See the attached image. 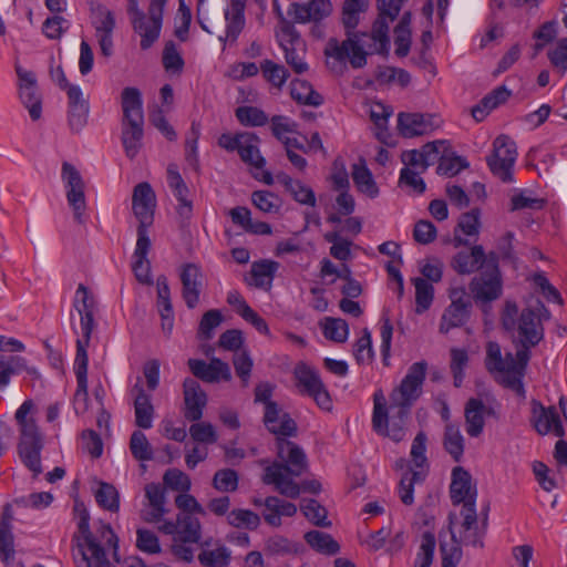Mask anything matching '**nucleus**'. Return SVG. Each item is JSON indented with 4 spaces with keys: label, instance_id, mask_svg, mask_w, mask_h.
<instances>
[{
    "label": "nucleus",
    "instance_id": "nucleus-1",
    "mask_svg": "<svg viewBox=\"0 0 567 567\" xmlns=\"http://www.w3.org/2000/svg\"><path fill=\"white\" fill-rule=\"evenodd\" d=\"M368 8V0H346L342 7V23L346 29L347 39L341 43L337 39H330L327 43L324 54L328 59V65L332 70H342L346 66V60L352 68L359 69L367 63V52L364 51L363 38L368 33L355 32L359 24V16Z\"/></svg>",
    "mask_w": 567,
    "mask_h": 567
},
{
    "label": "nucleus",
    "instance_id": "nucleus-2",
    "mask_svg": "<svg viewBox=\"0 0 567 567\" xmlns=\"http://www.w3.org/2000/svg\"><path fill=\"white\" fill-rule=\"evenodd\" d=\"M277 454L280 462H274L266 467L262 482L274 485L286 497L297 498L300 486L293 477L300 476L307 470V456L300 446L287 439H278Z\"/></svg>",
    "mask_w": 567,
    "mask_h": 567
},
{
    "label": "nucleus",
    "instance_id": "nucleus-3",
    "mask_svg": "<svg viewBox=\"0 0 567 567\" xmlns=\"http://www.w3.org/2000/svg\"><path fill=\"white\" fill-rule=\"evenodd\" d=\"M502 326L507 332H516V341L520 346L517 349V358L523 363L529 361V350L544 339V326L530 307L524 308L518 313V307L514 301H506L501 317Z\"/></svg>",
    "mask_w": 567,
    "mask_h": 567
},
{
    "label": "nucleus",
    "instance_id": "nucleus-4",
    "mask_svg": "<svg viewBox=\"0 0 567 567\" xmlns=\"http://www.w3.org/2000/svg\"><path fill=\"white\" fill-rule=\"evenodd\" d=\"M427 362L424 360L414 362L408 369L405 377L390 394V410H398V416L406 419L410 409L422 394L423 383L426 378Z\"/></svg>",
    "mask_w": 567,
    "mask_h": 567
},
{
    "label": "nucleus",
    "instance_id": "nucleus-5",
    "mask_svg": "<svg viewBox=\"0 0 567 567\" xmlns=\"http://www.w3.org/2000/svg\"><path fill=\"white\" fill-rule=\"evenodd\" d=\"M272 9L279 20L277 34H284L297 30L295 23L320 22L330 16L332 6L330 0H310L305 3L292 2L287 9V16L290 19L285 17L278 0L272 1Z\"/></svg>",
    "mask_w": 567,
    "mask_h": 567
},
{
    "label": "nucleus",
    "instance_id": "nucleus-6",
    "mask_svg": "<svg viewBox=\"0 0 567 567\" xmlns=\"http://www.w3.org/2000/svg\"><path fill=\"white\" fill-rule=\"evenodd\" d=\"M498 255L494 251L487 254V261L478 276L470 282V290L476 302L487 303L498 299L502 295V277L498 268Z\"/></svg>",
    "mask_w": 567,
    "mask_h": 567
},
{
    "label": "nucleus",
    "instance_id": "nucleus-7",
    "mask_svg": "<svg viewBox=\"0 0 567 567\" xmlns=\"http://www.w3.org/2000/svg\"><path fill=\"white\" fill-rule=\"evenodd\" d=\"M260 140L255 133L241 132L237 134L224 133L218 138V145L228 151L237 152L240 159L257 169L264 168L266 159L259 151Z\"/></svg>",
    "mask_w": 567,
    "mask_h": 567
},
{
    "label": "nucleus",
    "instance_id": "nucleus-8",
    "mask_svg": "<svg viewBox=\"0 0 567 567\" xmlns=\"http://www.w3.org/2000/svg\"><path fill=\"white\" fill-rule=\"evenodd\" d=\"M293 378L300 394L312 398L316 404L324 411L332 409L330 393L315 368L299 362L293 369Z\"/></svg>",
    "mask_w": 567,
    "mask_h": 567
},
{
    "label": "nucleus",
    "instance_id": "nucleus-9",
    "mask_svg": "<svg viewBox=\"0 0 567 567\" xmlns=\"http://www.w3.org/2000/svg\"><path fill=\"white\" fill-rule=\"evenodd\" d=\"M166 3L167 0H151L147 13L134 18L131 22L134 32L141 37L142 50L150 49L158 40Z\"/></svg>",
    "mask_w": 567,
    "mask_h": 567
},
{
    "label": "nucleus",
    "instance_id": "nucleus-10",
    "mask_svg": "<svg viewBox=\"0 0 567 567\" xmlns=\"http://www.w3.org/2000/svg\"><path fill=\"white\" fill-rule=\"evenodd\" d=\"M516 158L517 147L515 142L506 135H499L493 142V152L486 161L493 175L504 183H512Z\"/></svg>",
    "mask_w": 567,
    "mask_h": 567
},
{
    "label": "nucleus",
    "instance_id": "nucleus-11",
    "mask_svg": "<svg viewBox=\"0 0 567 567\" xmlns=\"http://www.w3.org/2000/svg\"><path fill=\"white\" fill-rule=\"evenodd\" d=\"M79 512V532L83 537L84 545H80L82 558L79 567H110V561L106 558L104 548L96 542L90 530V515L89 512L82 506H75Z\"/></svg>",
    "mask_w": 567,
    "mask_h": 567
},
{
    "label": "nucleus",
    "instance_id": "nucleus-12",
    "mask_svg": "<svg viewBox=\"0 0 567 567\" xmlns=\"http://www.w3.org/2000/svg\"><path fill=\"white\" fill-rule=\"evenodd\" d=\"M155 206L156 196L151 185L146 182L137 184L132 196V209L138 220L137 236L150 237L147 228L154 221Z\"/></svg>",
    "mask_w": 567,
    "mask_h": 567
},
{
    "label": "nucleus",
    "instance_id": "nucleus-13",
    "mask_svg": "<svg viewBox=\"0 0 567 567\" xmlns=\"http://www.w3.org/2000/svg\"><path fill=\"white\" fill-rule=\"evenodd\" d=\"M89 9L91 22L95 29L101 52L109 58L113 54V30L115 28V19L104 4L97 0H89Z\"/></svg>",
    "mask_w": 567,
    "mask_h": 567
},
{
    "label": "nucleus",
    "instance_id": "nucleus-14",
    "mask_svg": "<svg viewBox=\"0 0 567 567\" xmlns=\"http://www.w3.org/2000/svg\"><path fill=\"white\" fill-rule=\"evenodd\" d=\"M16 72L19 78L20 100L28 109L30 117L38 121L42 115V96L38 90L35 74L20 65H16Z\"/></svg>",
    "mask_w": 567,
    "mask_h": 567
},
{
    "label": "nucleus",
    "instance_id": "nucleus-15",
    "mask_svg": "<svg viewBox=\"0 0 567 567\" xmlns=\"http://www.w3.org/2000/svg\"><path fill=\"white\" fill-rule=\"evenodd\" d=\"M63 178L66 182V198L73 208L74 218L79 224H84L85 195L84 183L79 171L71 164L64 163L62 166Z\"/></svg>",
    "mask_w": 567,
    "mask_h": 567
},
{
    "label": "nucleus",
    "instance_id": "nucleus-16",
    "mask_svg": "<svg viewBox=\"0 0 567 567\" xmlns=\"http://www.w3.org/2000/svg\"><path fill=\"white\" fill-rule=\"evenodd\" d=\"M451 305L445 309L441 318V333H447L451 329L463 326L466 323L470 317L472 302L463 289L453 290L451 293Z\"/></svg>",
    "mask_w": 567,
    "mask_h": 567
},
{
    "label": "nucleus",
    "instance_id": "nucleus-17",
    "mask_svg": "<svg viewBox=\"0 0 567 567\" xmlns=\"http://www.w3.org/2000/svg\"><path fill=\"white\" fill-rule=\"evenodd\" d=\"M440 126V118L434 114L399 113L398 130L406 138L426 135Z\"/></svg>",
    "mask_w": 567,
    "mask_h": 567
},
{
    "label": "nucleus",
    "instance_id": "nucleus-18",
    "mask_svg": "<svg viewBox=\"0 0 567 567\" xmlns=\"http://www.w3.org/2000/svg\"><path fill=\"white\" fill-rule=\"evenodd\" d=\"M389 422L388 409L385 404L379 402V394H374V409L372 414V427L381 435L389 436L394 442H400L404 437V421L398 416V410Z\"/></svg>",
    "mask_w": 567,
    "mask_h": 567
},
{
    "label": "nucleus",
    "instance_id": "nucleus-19",
    "mask_svg": "<svg viewBox=\"0 0 567 567\" xmlns=\"http://www.w3.org/2000/svg\"><path fill=\"white\" fill-rule=\"evenodd\" d=\"M187 365L195 378L206 383L228 382L231 380L228 363L218 358H212L209 362L200 359H189Z\"/></svg>",
    "mask_w": 567,
    "mask_h": 567
},
{
    "label": "nucleus",
    "instance_id": "nucleus-20",
    "mask_svg": "<svg viewBox=\"0 0 567 567\" xmlns=\"http://www.w3.org/2000/svg\"><path fill=\"white\" fill-rule=\"evenodd\" d=\"M530 422L540 435L548 433H553L558 437L565 435V430L555 406L545 408L540 402L533 400Z\"/></svg>",
    "mask_w": 567,
    "mask_h": 567
},
{
    "label": "nucleus",
    "instance_id": "nucleus-21",
    "mask_svg": "<svg viewBox=\"0 0 567 567\" xmlns=\"http://www.w3.org/2000/svg\"><path fill=\"white\" fill-rule=\"evenodd\" d=\"M279 45L285 51V59L288 65L298 74L308 70L305 62L306 44L300 33L295 30L291 33L277 34Z\"/></svg>",
    "mask_w": 567,
    "mask_h": 567
},
{
    "label": "nucleus",
    "instance_id": "nucleus-22",
    "mask_svg": "<svg viewBox=\"0 0 567 567\" xmlns=\"http://www.w3.org/2000/svg\"><path fill=\"white\" fill-rule=\"evenodd\" d=\"M184 394V416L186 420L195 422L203 416V411L207 404V394L200 384L190 378H186L183 383Z\"/></svg>",
    "mask_w": 567,
    "mask_h": 567
},
{
    "label": "nucleus",
    "instance_id": "nucleus-23",
    "mask_svg": "<svg viewBox=\"0 0 567 567\" xmlns=\"http://www.w3.org/2000/svg\"><path fill=\"white\" fill-rule=\"evenodd\" d=\"M450 494L454 505L461 503H463V506H468V504L475 505L476 487L472 485L471 474L462 466H456L452 471Z\"/></svg>",
    "mask_w": 567,
    "mask_h": 567
},
{
    "label": "nucleus",
    "instance_id": "nucleus-24",
    "mask_svg": "<svg viewBox=\"0 0 567 567\" xmlns=\"http://www.w3.org/2000/svg\"><path fill=\"white\" fill-rule=\"evenodd\" d=\"M182 297L189 309H194L199 302L203 288V274L195 264H186L181 271Z\"/></svg>",
    "mask_w": 567,
    "mask_h": 567
},
{
    "label": "nucleus",
    "instance_id": "nucleus-25",
    "mask_svg": "<svg viewBox=\"0 0 567 567\" xmlns=\"http://www.w3.org/2000/svg\"><path fill=\"white\" fill-rule=\"evenodd\" d=\"M14 519L12 505L6 503L0 517V558L6 565L14 559V536L12 522Z\"/></svg>",
    "mask_w": 567,
    "mask_h": 567
},
{
    "label": "nucleus",
    "instance_id": "nucleus-26",
    "mask_svg": "<svg viewBox=\"0 0 567 567\" xmlns=\"http://www.w3.org/2000/svg\"><path fill=\"white\" fill-rule=\"evenodd\" d=\"M389 18L379 13L377 20L372 25V31L367 38H363L362 43L364 44V51L368 54L388 53L390 47L389 38Z\"/></svg>",
    "mask_w": 567,
    "mask_h": 567
},
{
    "label": "nucleus",
    "instance_id": "nucleus-27",
    "mask_svg": "<svg viewBox=\"0 0 567 567\" xmlns=\"http://www.w3.org/2000/svg\"><path fill=\"white\" fill-rule=\"evenodd\" d=\"M487 255L481 245L473 246L470 251L457 252L452 261V268L460 275H468L477 269H484Z\"/></svg>",
    "mask_w": 567,
    "mask_h": 567
},
{
    "label": "nucleus",
    "instance_id": "nucleus-28",
    "mask_svg": "<svg viewBox=\"0 0 567 567\" xmlns=\"http://www.w3.org/2000/svg\"><path fill=\"white\" fill-rule=\"evenodd\" d=\"M150 237L137 236L135 250L133 252L132 269L138 282L143 285H152L151 262L147 255L151 250Z\"/></svg>",
    "mask_w": 567,
    "mask_h": 567
},
{
    "label": "nucleus",
    "instance_id": "nucleus-29",
    "mask_svg": "<svg viewBox=\"0 0 567 567\" xmlns=\"http://www.w3.org/2000/svg\"><path fill=\"white\" fill-rule=\"evenodd\" d=\"M262 517L265 522L272 526L281 525V517H292L297 513V506L290 502L284 501L277 496H268L264 499Z\"/></svg>",
    "mask_w": 567,
    "mask_h": 567
},
{
    "label": "nucleus",
    "instance_id": "nucleus-30",
    "mask_svg": "<svg viewBox=\"0 0 567 567\" xmlns=\"http://www.w3.org/2000/svg\"><path fill=\"white\" fill-rule=\"evenodd\" d=\"M461 516L463 517V522L461 524L460 542L465 545L482 547L483 542L477 529V514L475 505L468 504V506H463Z\"/></svg>",
    "mask_w": 567,
    "mask_h": 567
},
{
    "label": "nucleus",
    "instance_id": "nucleus-31",
    "mask_svg": "<svg viewBox=\"0 0 567 567\" xmlns=\"http://www.w3.org/2000/svg\"><path fill=\"white\" fill-rule=\"evenodd\" d=\"M197 558L204 567H227L231 559V551L219 542L214 544L205 542Z\"/></svg>",
    "mask_w": 567,
    "mask_h": 567
},
{
    "label": "nucleus",
    "instance_id": "nucleus-32",
    "mask_svg": "<svg viewBox=\"0 0 567 567\" xmlns=\"http://www.w3.org/2000/svg\"><path fill=\"white\" fill-rule=\"evenodd\" d=\"M487 409L482 400L470 399L465 404L464 416L466 433L472 437H477L482 434L485 425V413Z\"/></svg>",
    "mask_w": 567,
    "mask_h": 567
},
{
    "label": "nucleus",
    "instance_id": "nucleus-33",
    "mask_svg": "<svg viewBox=\"0 0 567 567\" xmlns=\"http://www.w3.org/2000/svg\"><path fill=\"white\" fill-rule=\"evenodd\" d=\"M144 121H122V144L127 157L133 159L142 147Z\"/></svg>",
    "mask_w": 567,
    "mask_h": 567
},
{
    "label": "nucleus",
    "instance_id": "nucleus-34",
    "mask_svg": "<svg viewBox=\"0 0 567 567\" xmlns=\"http://www.w3.org/2000/svg\"><path fill=\"white\" fill-rule=\"evenodd\" d=\"M145 496L148 499L150 511L145 512L143 518L147 523L162 520L165 508V491L159 484L151 483L145 486Z\"/></svg>",
    "mask_w": 567,
    "mask_h": 567
},
{
    "label": "nucleus",
    "instance_id": "nucleus-35",
    "mask_svg": "<svg viewBox=\"0 0 567 567\" xmlns=\"http://www.w3.org/2000/svg\"><path fill=\"white\" fill-rule=\"evenodd\" d=\"M245 3L246 0H230L229 8L225 11L227 21L226 37H219L220 41H236L245 25Z\"/></svg>",
    "mask_w": 567,
    "mask_h": 567
},
{
    "label": "nucleus",
    "instance_id": "nucleus-36",
    "mask_svg": "<svg viewBox=\"0 0 567 567\" xmlns=\"http://www.w3.org/2000/svg\"><path fill=\"white\" fill-rule=\"evenodd\" d=\"M517 363V353L514 355L513 353L508 352L505 357H503L501 346L497 342L489 341L487 343L485 365L489 372H503L505 370H513Z\"/></svg>",
    "mask_w": 567,
    "mask_h": 567
},
{
    "label": "nucleus",
    "instance_id": "nucleus-37",
    "mask_svg": "<svg viewBox=\"0 0 567 567\" xmlns=\"http://www.w3.org/2000/svg\"><path fill=\"white\" fill-rule=\"evenodd\" d=\"M509 96L511 91L505 85L496 87L472 107V116L476 122L483 121L492 110L505 103Z\"/></svg>",
    "mask_w": 567,
    "mask_h": 567
},
{
    "label": "nucleus",
    "instance_id": "nucleus-38",
    "mask_svg": "<svg viewBox=\"0 0 567 567\" xmlns=\"http://www.w3.org/2000/svg\"><path fill=\"white\" fill-rule=\"evenodd\" d=\"M134 390L137 391L134 400L135 423L141 429H151L154 417L151 395L140 384H135Z\"/></svg>",
    "mask_w": 567,
    "mask_h": 567
},
{
    "label": "nucleus",
    "instance_id": "nucleus-39",
    "mask_svg": "<svg viewBox=\"0 0 567 567\" xmlns=\"http://www.w3.org/2000/svg\"><path fill=\"white\" fill-rule=\"evenodd\" d=\"M277 179L281 183L286 189L291 194L293 199L302 205L315 206L316 195L313 190L300 181L292 179L285 173L278 174Z\"/></svg>",
    "mask_w": 567,
    "mask_h": 567
},
{
    "label": "nucleus",
    "instance_id": "nucleus-40",
    "mask_svg": "<svg viewBox=\"0 0 567 567\" xmlns=\"http://www.w3.org/2000/svg\"><path fill=\"white\" fill-rule=\"evenodd\" d=\"M141 92L136 87L122 91L123 121H144Z\"/></svg>",
    "mask_w": 567,
    "mask_h": 567
},
{
    "label": "nucleus",
    "instance_id": "nucleus-41",
    "mask_svg": "<svg viewBox=\"0 0 567 567\" xmlns=\"http://www.w3.org/2000/svg\"><path fill=\"white\" fill-rule=\"evenodd\" d=\"M74 307L80 315V326L81 329H84L85 321L87 322V327L93 329L94 327V298L90 293L89 289L84 285H79L74 299Z\"/></svg>",
    "mask_w": 567,
    "mask_h": 567
},
{
    "label": "nucleus",
    "instance_id": "nucleus-42",
    "mask_svg": "<svg viewBox=\"0 0 567 567\" xmlns=\"http://www.w3.org/2000/svg\"><path fill=\"white\" fill-rule=\"evenodd\" d=\"M279 268V264L274 260L262 259L255 261L250 268V280L249 285H254L257 288H265L270 286L275 277L276 271Z\"/></svg>",
    "mask_w": 567,
    "mask_h": 567
},
{
    "label": "nucleus",
    "instance_id": "nucleus-43",
    "mask_svg": "<svg viewBox=\"0 0 567 567\" xmlns=\"http://www.w3.org/2000/svg\"><path fill=\"white\" fill-rule=\"evenodd\" d=\"M85 321L84 329H81L82 338L76 340V354L74 360V373L76 379H87L89 357L86 348L90 344L91 333L93 329Z\"/></svg>",
    "mask_w": 567,
    "mask_h": 567
},
{
    "label": "nucleus",
    "instance_id": "nucleus-44",
    "mask_svg": "<svg viewBox=\"0 0 567 567\" xmlns=\"http://www.w3.org/2000/svg\"><path fill=\"white\" fill-rule=\"evenodd\" d=\"M291 97L299 104L320 106L323 103V97L312 85L305 80H293L290 86Z\"/></svg>",
    "mask_w": 567,
    "mask_h": 567
},
{
    "label": "nucleus",
    "instance_id": "nucleus-45",
    "mask_svg": "<svg viewBox=\"0 0 567 567\" xmlns=\"http://www.w3.org/2000/svg\"><path fill=\"white\" fill-rule=\"evenodd\" d=\"M444 450L455 462H460L464 454V437L460 427L453 423H447L443 436Z\"/></svg>",
    "mask_w": 567,
    "mask_h": 567
},
{
    "label": "nucleus",
    "instance_id": "nucleus-46",
    "mask_svg": "<svg viewBox=\"0 0 567 567\" xmlns=\"http://www.w3.org/2000/svg\"><path fill=\"white\" fill-rule=\"evenodd\" d=\"M43 443H19L18 452L22 463L33 473L37 477L42 473L41 465V450Z\"/></svg>",
    "mask_w": 567,
    "mask_h": 567
},
{
    "label": "nucleus",
    "instance_id": "nucleus-47",
    "mask_svg": "<svg viewBox=\"0 0 567 567\" xmlns=\"http://www.w3.org/2000/svg\"><path fill=\"white\" fill-rule=\"evenodd\" d=\"M305 540L316 551L324 555H334L339 551V544L331 537V535L320 532L310 530L305 534Z\"/></svg>",
    "mask_w": 567,
    "mask_h": 567
},
{
    "label": "nucleus",
    "instance_id": "nucleus-48",
    "mask_svg": "<svg viewBox=\"0 0 567 567\" xmlns=\"http://www.w3.org/2000/svg\"><path fill=\"white\" fill-rule=\"evenodd\" d=\"M352 179L361 193L368 195L371 198L378 196L379 188L372 177L370 169L364 164H353Z\"/></svg>",
    "mask_w": 567,
    "mask_h": 567
},
{
    "label": "nucleus",
    "instance_id": "nucleus-49",
    "mask_svg": "<svg viewBox=\"0 0 567 567\" xmlns=\"http://www.w3.org/2000/svg\"><path fill=\"white\" fill-rule=\"evenodd\" d=\"M177 536L184 543H196L200 537V523L189 513L178 515Z\"/></svg>",
    "mask_w": 567,
    "mask_h": 567
},
{
    "label": "nucleus",
    "instance_id": "nucleus-50",
    "mask_svg": "<svg viewBox=\"0 0 567 567\" xmlns=\"http://www.w3.org/2000/svg\"><path fill=\"white\" fill-rule=\"evenodd\" d=\"M27 369V361L19 355L4 357L0 354V388L9 384L11 375Z\"/></svg>",
    "mask_w": 567,
    "mask_h": 567
},
{
    "label": "nucleus",
    "instance_id": "nucleus-51",
    "mask_svg": "<svg viewBox=\"0 0 567 567\" xmlns=\"http://www.w3.org/2000/svg\"><path fill=\"white\" fill-rule=\"evenodd\" d=\"M423 481L424 475L419 471L409 470L402 475L399 484V496L404 505L410 506L413 504L414 485Z\"/></svg>",
    "mask_w": 567,
    "mask_h": 567
},
{
    "label": "nucleus",
    "instance_id": "nucleus-52",
    "mask_svg": "<svg viewBox=\"0 0 567 567\" xmlns=\"http://www.w3.org/2000/svg\"><path fill=\"white\" fill-rule=\"evenodd\" d=\"M440 553L442 567H457L462 559L463 551L461 548V542L456 539L453 532L450 542L440 543Z\"/></svg>",
    "mask_w": 567,
    "mask_h": 567
},
{
    "label": "nucleus",
    "instance_id": "nucleus-53",
    "mask_svg": "<svg viewBox=\"0 0 567 567\" xmlns=\"http://www.w3.org/2000/svg\"><path fill=\"white\" fill-rule=\"evenodd\" d=\"M130 450L133 457L141 462L153 460V447L142 431H134L130 439Z\"/></svg>",
    "mask_w": 567,
    "mask_h": 567
},
{
    "label": "nucleus",
    "instance_id": "nucleus-54",
    "mask_svg": "<svg viewBox=\"0 0 567 567\" xmlns=\"http://www.w3.org/2000/svg\"><path fill=\"white\" fill-rule=\"evenodd\" d=\"M97 504L110 512H117L120 508V497L117 489L109 483H100L95 492Z\"/></svg>",
    "mask_w": 567,
    "mask_h": 567
},
{
    "label": "nucleus",
    "instance_id": "nucleus-55",
    "mask_svg": "<svg viewBox=\"0 0 567 567\" xmlns=\"http://www.w3.org/2000/svg\"><path fill=\"white\" fill-rule=\"evenodd\" d=\"M162 62L167 72L176 74L182 73L185 62L174 41L169 40L165 43Z\"/></svg>",
    "mask_w": 567,
    "mask_h": 567
},
{
    "label": "nucleus",
    "instance_id": "nucleus-56",
    "mask_svg": "<svg viewBox=\"0 0 567 567\" xmlns=\"http://www.w3.org/2000/svg\"><path fill=\"white\" fill-rule=\"evenodd\" d=\"M436 540L431 532H424L421 538V545L416 555L414 567H431L434 558Z\"/></svg>",
    "mask_w": 567,
    "mask_h": 567
},
{
    "label": "nucleus",
    "instance_id": "nucleus-57",
    "mask_svg": "<svg viewBox=\"0 0 567 567\" xmlns=\"http://www.w3.org/2000/svg\"><path fill=\"white\" fill-rule=\"evenodd\" d=\"M323 336L336 342H344L349 334L348 323L340 318H326L322 323Z\"/></svg>",
    "mask_w": 567,
    "mask_h": 567
},
{
    "label": "nucleus",
    "instance_id": "nucleus-58",
    "mask_svg": "<svg viewBox=\"0 0 567 567\" xmlns=\"http://www.w3.org/2000/svg\"><path fill=\"white\" fill-rule=\"evenodd\" d=\"M303 515L315 525L328 527L331 523L327 519V509L316 499H303L300 506Z\"/></svg>",
    "mask_w": 567,
    "mask_h": 567
},
{
    "label": "nucleus",
    "instance_id": "nucleus-59",
    "mask_svg": "<svg viewBox=\"0 0 567 567\" xmlns=\"http://www.w3.org/2000/svg\"><path fill=\"white\" fill-rule=\"evenodd\" d=\"M260 70L265 79L277 87H281L289 76V72L284 65L271 60H264Z\"/></svg>",
    "mask_w": 567,
    "mask_h": 567
},
{
    "label": "nucleus",
    "instance_id": "nucleus-60",
    "mask_svg": "<svg viewBox=\"0 0 567 567\" xmlns=\"http://www.w3.org/2000/svg\"><path fill=\"white\" fill-rule=\"evenodd\" d=\"M413 284L415 287V311L417 313H422L430 308L433 300L434 289L433 286L423 278L413 279Z\"/></svg>",
    "mask_w": 567,
    "mask_h": 567
},
{
    "label": "nucleus",
    "instance_id": "nucleus-61",
    "mask_svg": "<svg viewBox=\"0 0 567 567\" xmlns=\"http://www.w3.org/2000/svg\"><path fill=\"white\" fill-rule=\"evenodd\" d=\"M526 365H527V363H523L522 361L518 360V363L515 364L513 370H505V371L501 372L503 374L502 383L506 388L515 391L519 396L525 395V389H524L522 378H523L524 370H525Z\"/></svg>",
    "mask_w": 567,
    "mask_h": 567
},
{
    "label": "nucleus",
    "instance_id": "nucleus-62",
    "mask_svg": "<svg viewBox=\"0 0 567 567\" xmlns=\"http://www.w3.org/2000/svg\"><path fill=\"white\" fill-rule=\"evenodd\" d=\"M227 522L237 528L256 529L260 524V517L249 509H234L228 514Z\"/></svg>",
    "mask_w": 567,
    "mask_h": 567
},
{
    "label": "nucleus",
    "instance_id": "nucleus-63",
    "mask_svg": "<svg viewBox=\"0 0 567 567\" xmlns=\"http://www.w3.org/2000/svg\"><path fill=\"white\" fill-rule=\"evenodd\" d=\"M236 117L245 126H264L268 122L267 114L255 106H240L236 110Z\"/></svg>",
    "mask_w": 567,
    "mask_h": 567
},
{
    "label": "nucleus",
    "instance_id": "nucleus-64",
    "mask_svg": "<svg viewBox=\"0 0 567 567\" xmlns=\"http://www.w3.org/2000/svg\"><path fill=\"white\" fill-rule=\"evenodd\" d=\"M213 486L223 493L235 492L238 488V474L231 468L217 471L213 477Z\"/></svg>",
    "mask_w": 567,
    "mask_h": 567
}]
</instances>
